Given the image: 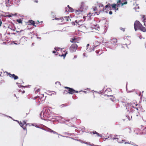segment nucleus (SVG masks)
I'll return each mask as SVG.
<instances>
[{"label":"nucleus","instance_id":"obj_1","mask_svg":"<svg viewBox=\"0 0 146 146\" xmlns=\"http://www.w3.org/2000/svg\"><path fill=\"white\" fill-rule=\"evenodd\" d=\"M117 40L116 38H113L109 42L110 48L112 49L115 48L117 45Z\"/></svg>","mask_w":146,"mask_h":146},{"label":"nucleus","instance_id":"obj_2","mask_svg":"<svg viewBox=\"0 0 146 146\" xmlns=\"http://www.w3.org/2000/svg\"><path fill=\"white\" fill-rule=\"evenodd\" d=\"M121 1L120 0H119L117 2V4H113L112 5L109 4L111 6H112V7L113 9L114 10H115L116 8V7H120V6H123L124 5L126 4L127 3V1L124 3H121Z\"/></svg>","mask_w":146,"mask_h":146},{"label":"nucleus","instance_id":"obj_3","mask_svg":"<svg viewBox=\"0 0 146 146\" xmlns=\"http://www.w3.org/2000/svg\"><path fill=\"white\" fill-rule=\"evenodd\" d=\"M142 25L139 21H135L134 24V27L135 31L139 29Z\"/></svg>","mask_w":146,"mask_h":146},{"label":"nucleus","instance_id":"obj_4","mask_svg":"<svg viewBox=\"0 0 146 146\" xmlns=\"http://www.w3.org/2000/svg\"><path fill=\"white\" fill-rule=\"evenodd\" d=\"M78 46L76 44H72L70 48V50L71 52H73L76 51Z\"/></svg>","mask_w":146,"mask_h":146},{"label":"nucleus","instance_id":"obj_5","mask_svg":"<svg viewBox=\"0 0 146 146\" xmlns=\"http://www.w3.org/2000/svg\"><path fill=\"white\" fill-rule=\"evenodd\" d=\"M15 121H17L19 123L20 126L24 130H26V126H27V125L25 121H23L22 122H21L19 123V122L17 120H15Z\"/></svg>","mask_w":146,"mask_h":146},{"label":"nucleus","instance_id":"obj_6","mask_svg":"<svg viewBox=\"0 0 146 146\" xmlns=\"http://www.w3.org/2000/svg\"><path fill=\"white\" fill-rule=\"evenodd\" d=\"M65 88L68 90L69 92H68V93L71 94H73L75 92L78 93L79 92L77 91H76L75 90L73 89L72 88H70L68 87H65Z\"/></svg>","mask_w":146,"mask_h":146},{"label":"nucleus","instance_id":"obj_7","mask_svg":"<svg viewBox=\"0 0 146 146\" xmlns=\"http://www.w3.org/2000/svg\"><path fill=\"white\" fill-rule=\"evenodd\" d=\"M48 110L49 109H48L46 108H44L43 110L41 112V113L40 114V116L42 119H43L42 118V117L41 116L42 115H43V117H44L45 116H46V115H45V114L47 113V112H48Z\"/></svg>","mask_w":146,"mask_h":146},{"label":"nucleus","instance_id":"obj_8","mask_svg":"<svg viewBox=\"0 0 146 146\" xmlns=\"http://www.w3.org/2000/svg\"><path fill=\"white\" fill-rule=\"evenodd\" d=\"M88 6L85 4L84 2H82L80 7V10L83 12L87 10Z\"/></svg>","mask_w":146,"mask_h":146},{"label":"nucleus","instance_id":"obj_9","mask_svg":"<svg viewBox=\"0 0 146 146\" xmlns=\"http://www.w3.org/2000/svg\"><path fill=\"white\" fill-rule=\"evenodd\" d=\"M82 20H77L75 21L74 25L79 27L81 25H82Z\"/></svg>","mask_w":146,"mask_h":146},{"label":"nucleus","instance_id":"obj_10","mask_svg":"<svg viewBox=\"0 0 146 146\" xmlns=\"http://www.w3.org/2000/svg\"><path fill=\"white\" fill-rule=\"evenodd\" d=\"M90 47H91L90 46L89 44H88L86 47V51L88 52H90L92 50H94V47L93 48H91Z\"/></svg>","mask_w":146,"mask_h":146},{"label":"nucleus","instance_id":"obj_11","mask_svg":"<svg viewBox=\"0 0 146 146\" xmlns=\"http://www.w3.org/2000/svg\"><path fill=\"white\" fill-rule=\"evenodd\" d=\"M9 76L11 78H13L15 80H17L18 78V76L15 75V74H11L10 73L8 74Z\"/></svg>","mask_w":146,"mask_h":146},{"label":"nucleus","instance_id":"obj_12","mask_svg":"<svg viewBox=\"0 0 146 146\" xmlns=\"http://www.w3.org/2000/svg\"><path fill=\"white\" fill-rule=\"evenodd\" d=\"M79 40L78 38L74 37L73 38H71L70 41L72 43L78 42V41Z\"/></svg>","mask_w":146,"mask_h":146},{"label":"nucleus","instance_id":"obj_13","mask_svg":"<svg viewBox=\"0 0 146 146\" xmlns=\"http://www.w3.org/2000/svg\"><path fill=\"white\" fill-rule=\"evenodd\" d=\"M62 119V117L61 116H53V117L52 118H51V119H56L57 121L60 120Z\"/></svg>","mask_w":146,"mask_h":146},{"label":"nucleus","instance_id":"obj_14","mask_svg":"<svg viewBox=\"0 0 146 146\" xmlns=\"http://www.w3.org/2000/svg\"><path fill=\"white\" fill-rule=\"evenodd\" d=\"M27 38L25 36H23L22 37L20 40L21 41L23 42V43L27 41Z\"/></svg>","mask_w":146,"mask_h":146},{"label":"nucleus","instance_id":"obj_15","mask_svg":"<svg viewBox=\"0 0 146 146\" xmlns=\"http://www.w3.org/2000/svg\"><path fill=\"white\" fill-rule=\"evenodd\" d=\"M130 105L133 108H135V106H137L138 104L136 102L135 103L134 102H132L131 103Z\"/></svg>","mask_w":146,"mask_h":146},{"label":"nucleus","instance_id":"obj_16","mask_svg":"<svg viewBox=\"0 0 146 146\" xmlns=\"http://www.w3.org/2000/svg\"><path fill=\"white\" fill-rule=\"evenodd\" d=\"M92 133L94 134H96L98 137H102V136L101 134H99V133H98V132H97L96 131H93L92 132H90V134H92Z\"/></svg>","mask_w":146,"mask_h":146},{"label":"nucleus","instance_id":"obj_17","mask_svg":"<svg viewBox=\"0 0 146 146\" xmlns=\"http://www.w3.org/2000/svg\"><path fill=\"white\" fill-rule=\"evenodd\" d=\"M83 12L82 11H81L80 8L79 9H78V10H76L75 11V13L77 15H79Z\"/></svg>","mask_w":146,"mask_h":146},{"label":"nucleus","instance_id":"obj_18","mask_svg":"<svg viewBox=\"0 0 146 146\" xmlns=\"http://www.w3.org/2000/svg\"><path fill=\"white\" fill-rule=\"evenodd\" d=\"M125 144H126L127 143H128L132 145H133L135 146H138L137 145H136L135 143L132 142L131 141H130L129 143V142H125Z\"/></svg>","mask_w":146,"mask_h":146},{"label":"nucleus","instance_id":"obj_19","mask_svg":"<svg viewBox=\"0 0 146 146\" xmlns=\"http://www.w3.org/2000/svg\"><path fill=\"white\" fill-rule=\"evenodd\" d=\"M121 136L119 135H114L113 138V140L115 139H119L120 138Z\"/></svg>","mask_w":146,"mask_h":146},{"label":"nucleus","instance_id":"obj_20","mask_svg":"<svg viewBox=\"0 0 146 146\" xmlns=\"http://www.w3.org/2000/svg\"><path fill=\"white\" fill-rule=\"evenodd\" d=\"M94 44L93 45V46L94 48L100 44V43L98 41H96L95 43H94Z\"/></svg>","mask_w":146,"mask_h":146},{"label":"nucleus","instance_id":"obj_21","mask_svg":"<svg viewBox=\"0 0 146 146\" xmlns=\"http://www.w3.org/2000/svg\"><path fill=\"white\" fill-rule=\"evenodd\" d=\"M139 29L140 30L143 32L146 31V29L145 27H144L142 25H141V27H140V29Z\"/></svg>","mask_w":146,"mask_h":146},{"label":"nucleus","instance_id":"obj_22","mask_svg":"<svg viewBox=\"0 0 146 146\" xmlns=\"http://www.w3.org/2000/svg\"><path fill=\"white\" fill-rule=\"evenodd\" d=\"M8 28L13 31H15V27H12L11 25H9L8 26Z\"/></svg>","mask_w":146,"mask_h":146},{"label":"nucleus","instance_id":"obj_23","mask_svg":"<svg viewBox=\"0 0 146 146\" xmlns=\"http://www.w3.org/2000/svg\"><path fill=\"white\" fill-rule=\"evenodd\" d=\"M63 49H64V48L62 49L61 48H60L58 47H55L54 48V49L56 51L59 50L60 49L61 51L62 52V51L64 52V51H63Z\"/></svg>","mask_w":146,"mask_h":146},{"label":"nucleus","instance_id":"obj_24","mask_svg":"<svg viewBox=\"0 0 146 146\" xmlns=\"http://www.w3.org/2000/svg\"><path fill=\"white\" fill-rule=\"evenodd\" d=\"M107 96L109 97H112V98H110V100L112 101H113L115 99V98L112 95H107Z\"/></svg>","mask_w":146,"mask_h":146},{"label":"nucleus","instance_id":"obj_25","mask_svg":"<svg viewBox=\"0 0 146 146\" xmlns=\"http://www.w3.org/2000/svg\"><path fill=\"white\" fill-rule=\"evenodd\" d=\"M125 140H120V138L118 139H117V141L118 143H123V141H125Z\"/></svg>","mask_w":146,"mask_h":146},{"label":"nucleus","instance_id":"obj_26","mask_svg":"<svg viewBox=\"0 0 146 146\" xmlns=\"http://www.w3.org/2000/svg\"><path fill=\"white\" fill-rule=\"evenodd\" d=\"M48 131L49 132H50L51 133H53L54 134H58H58L57 133L52 130V129H49V130Z\"/></svg>","mask_w":146,"mask_h":146},{"label":"nucleus","instance_id":"obj_27","mask_svg":"<svg viewBox=\"0 0 146 146\" xmlns=\"http://www.w3.org/2000/svg\"><path fill=\"white\" fill-rule=\"evenodd\" d=\"M132 119V116H129L128 115L126 116V119H125L127 120H130Z\"/></svg>","mask_w":146,"mask_h":146},{"label":"nucleus","instance_id":"obj_28","mask_svg":"<svg viewBox=\"0 0 146 146\" xmlns=\"http://www.w3.org/2000/svg\"><path fill=\"white\" fill-rule=\"evenodd\" d=\"M29 22L30 23H31L32 25L36 26L35 25V23L34 21H33L32 20H30L29 21Z\"/></svg>","mask_w":146,"mask_h":146},{"label":"nucleus","instance_id":"obj_29","mask_svg":"<svg viewBox=\"0 0 146 146\" xmlns=\"http://www.w3.org/2000/svg\"><path fill=\"white\" fill-rule=\"evenodd\" d=\"M16 84H17V85L19 87V88H21V87H26L27 86H21L20 85V84H22V83H21V84H19L18 83H17Z\"/></svg>","mask_w":146,"mask_h":146},{"label":"nucleus","instance_id":"obj_30","mask_svg":"<svg viewBox=\"0 0 146 146\" xmlns=\"http://www.w3.org/2000/svg\"><path fill=\"white\" fill-rule=\"evenodd\" d=\"M70 18L69 17L65 16L64 17V18L63 19V20H66L67 21H68L69 20Z\"/></svg>","mask_w":146,"mask_h":146},{"label":"nucleus","instance_id":"obj_31","mask_svg":"<svg viewBox=\"0 0 146 146\" xmlns=\"http://www.w3.org/2000/svg\"><path fill=\"white\" fill-rule=\"evenodd\" d=\"M68 11L71 12H74V10L72 8H69V9H68Z\"/></svg>","mask_w":146,"mask_h":146},{"label":"nucleus","instance_id":"obj_32","mask_svg":"<svg viewBox=\"0 0 146 146\" xmlns=\"http://www.w3.org/2000/svg\"><path fill=\"white\" fill-rule=\"evenodd\" d=\"M16 42H17V41H13L11 42V44L13 43L14 44L16 45H19V44H20L19 43H16Z\"/></svg>","mask_w":146,"mask_h":146},{"label":"nucleus","instance_id":"obj_33","mask_svg":"<svg viewBox=\"0 0 146 146\" xmlns=\"http://www.w3.org/2000/svg\"><path fill=\"white\" fill-rule=\"evenodd\" d=\"M67 52H65V54H62V55H60V56L61 57L63 56V57H64V58L65 57L66 54H67Z\"/></svg>","mask_w":146,"mask_h":146},{"label":"nucleus","instance_id":"obj_34","mask_svg":"<svg viewBox=\"0 0 146 146\" xmlns=\"http://www.w3.org/2000/svg\"><path fill=\"white\" fill-rule=\"evenodd\" d=\"M134 9L135 10V11H137V10H138L139 9V6H138V5L136 7H135L134 8Z\"/></svg>","mask_w":146,"mask_h":146},{"label":"nucleus","instance_id":"obj_35","mask_svg":"<svg viewBox=\"0 0 146 146\" xmlns=\"http://www.w3.org/2000/svg\"><path fill=\"white\" fill-rule=\"evenodd\" d=\"M17 21L19 23H22V21L21 19H17Z\"/></svg>","mask_w":146,"mask_h":146},{"label":"nucleus","instance_id":"obj_36","mask_svg":"<svg viewBox=\"0 0 146 146\" xmlns=\"http://www.w3.org/2000/svg\"><path fill=\"white\" fill-rule=\"evenodd\" d=\"M113 136L114 135H110L108 137V138H110V139H113Z\"/></svg>","mask_w":146,"mask_h":146},{"label":"nucleus","instance_id":"obj_37","mask_svg":"<svg viewBox=\"0 0 146 146\" xmlns=\"http://www.w3.org/2000/svg\"><path fill=\"white\" fill-rule=\"evenodd\" d=\"M0 116H1V115H3L4 116L7 117H9L10 118H12L11 117H10V116H7V115H6L4 114H3L1 113H0Z\"/></svg>","mask_w":146,"mask_h":146},{"label":"nucleus","instance_id":"obj_38","mask_svg":"<svg viewBox=\"0 0 146 146\" xmlns=\"http://www.w3.org/2000/svg\"><path fill=\"white\" fill-rule=\"evenodd\" d=\"M56 84L57 85H61V84L60 82H55Z\"/></svg>","mask_w":146,"mask_h":146},{"label":"nucleus","instance_id":"obj_39","mask_svg":"<svg viewBox=\"0 0 146 146\" xmlns=\"http://www.w3.org/2000/svg\"><path fill=\"white\" fill-rule=\"evenodd\" d=\"M108 4L107 5H106V6H105V7H106V8L104 9V8H103V11H104V10H105L106 9V8H109V6H108Z\"/></svg>","mask_w":146,"mask_h":146},{"label":"nucleus","instance_id":"obj_40","mask_svg":"<svg viewBox=\"0 0 146 146\" xmlns=\"http://www.w3.org/2000/svg\"><path fill=\"white\" fill-rule=\"evenodd\" d=\"M13 16H12V14H11L10 15H7L6 16V17H13Z\"/></svg>","mask_w":146,"mask_h":146},{"label":"nucleus","instance_id":"obj_41","mask_svg":"<svg viewBox=\"0 0 146 146\" xmlns=\"http://www.w3.org/2000/svg\"><path fill=\"white\" fill-rule=\"evenodd\" d=\"M56 93L55 92H54V93H53V92H52L51 93V94H49V95H50V96H51L52 95V94H55V95H56Z\"/></svg>","mask_w":146,"mask_h":146},{"label":"nucleus","instance_id":"obj_42","mask_svg":"<svg viewBox=\"0 0 146 146\" xmlns=\"http://www.w3.org/2000/svg\"><path fill=\"white\" fill-rule=\"evenodd\" d=\"M109 4H108V6H109V8H108V9H110L111 8V7H112V6H111L110 5H109Z\"/></svg>","mask_w":146,"mask_h":146},{"label":"nucleus","instance_id":"obj_43","mask_svg":"<svg viewBox=\"0 0 146 146\" xmlns=\"http://www.w3.org/2000/svg\"><path fill=\"white\" fill-rule=\"evenodd\" d=\"M110 88H108L105 91V92H106L107 91H110Z\"/></svg>","mask_w":146,"mask_h":146},{"label":"nucleus","instance_id":"obj_44","mask_svg":"<svg viewBox=\"0 0 146 146\" xmlns=\"http://www.w3.org/2000/svg\"><path fill=\"white\" fill-rule=\"evenodd\" d=\"M40 91V89L39 88H38V89L37 90H36L35 91V92H38L39 91Z\"/></svg>","mask_w":146,"mask_h":146},{"label":"nucleus","instance_id":"obj_45","mask_svg":"<svg viewBox=\"0 0 146 146\" xmlns=\"http://www.w3.org/2000/svg\"><path fill=\"white\" fill-rule=\"evenodd\" d=\"M17 14V13H15V14H12V16H15Z\"/></svg>","mask_w":146,"mask_h":146},{"label":"nucleus","instance_id":"obj_46","mask_svg":"<svg viewBox=\"0 0 146 146\" xmlns=\"http://www.w3.org/2000/svg\"><path fill=\"white\" fill-rule=\"evenodd\" d=\"M99 7H104V6H103V5H102V4H100V5Z\"/></svg>","mask_w":146,"mask_h":146},{"label":"nucleus","instance_id":"obj_47","mask_svg":"<svg viewBox=\"0 0 146 146\" xmlns=\"http://www.w3.org/2000/svg\"><path fill=\"white\" fill-rule=\"evenodd\" d=\"M121 30L122 31H125V29L123 28H121Z\"/></svg>","mask_w":146,"mask_h":146},{"label":"nucleus","instance_id":"obj_48","mask_svg":"<svg viewBox=\"0 0 146 146\" xmlns=\"http://www.w3.org/2000/svg\"><path fill=\"white\" fill-rule=\"evenodd\" d=\"M62 18H55V19H56V20H59L60 19H62Z\"/></svg>","mask_w":146,"mask_h":146},{"label":"nucleus","instance_id":"obj_49","mask_svg":"<svg viewBox=\"0 0 146 146\" xmlns=\"http://www.w3.org/2000/svg\"><path fill=\"white\" fill-rule=\"evenodd\" d=\"M67 8H66V11H67V9H69V8H70V7L69 5H68L67 6Z\"/></svg>","mask_w":146,"mask_h":146},{"label":"nucleus","instance_id":"obj_50","mask_svg":"<svg viewBox=\"0 0 146 146\" xmlns=\"http://www.w3.org/2000/svg\"><path fill=\"white\" fill-rule=\"evenodd\" d=\"M109 14H110V15H111L112 14V11H110L109 12Z\"/></svg>","mask_w":146,"mask_h":146},{"label":"nucleus","instance_id":"obj_51","mask_svg":"<svg viewBox=\"0 0 146 146\" xmlns=\"http://www.w3.org/2000/svg\"><path fill=\"white\" fill-rule=\"evenodd\" d=\"M83 56H86V53H84L83 54Z\"/></svg>","mask_w":146,"mask_h":146},{"label":"nucleus","instance_id":"obj_52","mask_svg":"<svg viewBox=\"0 0 146 146\" xmlns=\"http://www.w3.org/2000/svg\"><path fill=\"white\" fill-rule=\"evenodd\" d=\"M37 39H40V40H41V38L40 37H37Z\"/></svg>","mask_w":146,"mask_h":146},{"label":"nucleus","instance_id":"obj_53","mask_svg":"<svg viewBox=\"0 0 146 146\" xmlns=\"http://www.w3.org/2000/svg\"><path fill=\"white\" fill-rule=\"evenodd\" d=\"M60 135V136H62V137H68L67 136H63L61 135Z\"/></svg>","mask_w":146,"mask_h":146},{"label":"nucleus","instance_id":"obj_54","mask_svg":"<svg viewBox=\"0 0 146 146\" xmlns=\"http://www.w3.org/2000/svg\"><path fill=\"white\" fill-rule=\"evenodd\" d=\"M84 92L85 93H86V91L81 90V91H79V92Z\"/></svg>","mask_w":146,"mask_h":146},{"label":"nucleus","instance_id":"obj_55","mask_svg":"<svg viewBox=\"0 0 146 146\" xmlns=\"http://www.w3.org/2000/svg\"><path fill=\"white\" fill-rule=\"evenodd\" d=\"M139 38H140V39H141L142 38V37L141 36H139Z\"/></svg>","mask_w":146,"mask_h":146},{"label":"nucleus","instance_id":"obj_56","mask_svg":"<svg viewBox=\"0 0 146 146\" xmlns=\"http://www.w3.org/2000/svg\"><path fill=\"white\" fill-rule=\"evenodd\" d=\"M25 91H24V90H23V91L22 92V94H24V93H25Z\"/></svg>","mask_w":146,"mask_h":146},{"label":"nucleus","instance_id":"obj_57","mask_svg":"<svg viewBox=\"0 0 146 146\" xmlns=\"http://www.w3.org/2000/svg\"><path fill=\"white\" fill-rule=\"evenodd\" d=\"M52 53H56V51H53V52H52Z\"/></svg>","mask_w":146,"mask_h":146},{"label":"nucleus","instance_id":"obj_58","mask_svg":"<svg viewBox=\"0 0 146 146\" xmlns=\"http://www.w3.org/2000/svg\"><path fill=\"white\" fill-rule=\"evenodd\" d=\"M96 8H94V11H96Z\"/></svg>","mask_w":146,"mask_h":146},{"label":"nucleus","instance_id":"obj_59","mask_svg":"<svg viewBox=\"0 0 146 146\" xmlns=\"http://www.w3.org/2000/svg\"><path fill=\"white\" fill-rule=\"evenodd\" d=\"M64 134H68V135L69 134L68 133H64Z\"/></svg>","mask_w":146,"mask_h":146},{"label":"nucleus","instance_id":"obj_60","mask_svg":"<svg viewBox=\"0 0 146 146\" xmlns=\"http://www.w3.org/2000/svg\"><path fill=\"white\" fill-rule=\"evenodd\" d=\"M118 10V8H117L116 9H115V11H116Z\"/></svg>","mask_w":146,"mask_h":146},{"label":"nucleus","instance_id":"obj_61","mask_svg":"<svg viewBox=\"0 0 146 146\" xmlns=\"http://www.w3.org/2000/svg\"><path fill=\"white\" fill-rule=\"evenodd\" d=\"M96 53H97V54H98V51H96Z\"/></svg>","mask_w":146,"mask_h":146},{"label":"nucleus","instance_id":"obj_62","mask_svg":"<svg viewBox=\"0 0 146 146\" xmlns=\"http://www.w3.org/2000/svg\"><path fill=\"white\" fill-rule=\"evenodd\" d=\"M35 2L37 3L38 2V1L37 0H35Z\"/></svg>","mask_w":146,"mask_h":146},{"label":"nucleus","instance_id":"obj_63","mask_svg":"<svg viewBox=\"0 0 146 146\" xmlns=\"http://www.w3.org/2000/svg\"><path fill=\"white\" fill-rule=\"evenodd\" d=\"M135 108H136V109L137 110H138V108H136L135 107Z\"/></svg>","mask_w":146,"mask_h":146},{"label":"nucleus","instance_id":"obj_64","mask_svg":"<svg viewBox=\"0 0 146 146\" xmlns=\"http://www.w3.org/2000/svg\"><path fill=\"white\" fill-rule=\"evenodd\" d=\"M95 13H96V14H97V15H99V14H98V13H97L96 12H95Z\"/></svg>","mask_w":146,"mask_h":146}]
</instances>
